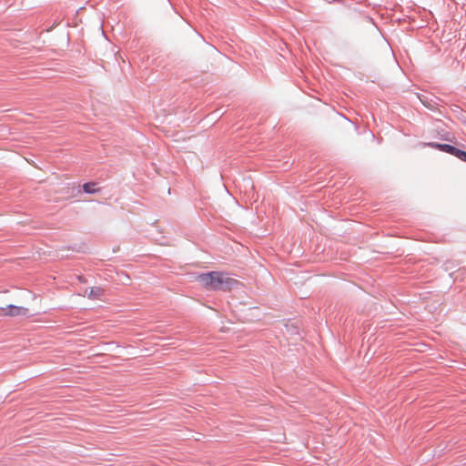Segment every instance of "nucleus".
I'll return each instance as SVG.
<instances>
[{"label": "nucleus", "instance_id": "1", "mask_svg": "<svg viewBox=\"0 0 466 466\" xmlns=\"http://www.w3.org/2000/svg\"><path fill=\"white\" fill-rule=\"evenodd\" d=\"M198 284L208 290L230 291L240 285L239 281L219 271H211L197 276Z\"/></svg>", "mask_w": 466, "mask_h": 466}, {"label": "nucleus", "instance_id": "2", "mask_svg": "<svg viewBox=\"0 0 466 466\" xmlns=\"http://www.w3.org/2000/svg\"><path fill=\"white\" fill-rule=\"evenodd\" d=\"M28 313V309L25 307L8 305L0 307V316L2 317H17L25 316Z\"/></svg>", "mask_w": 466, "mask_h": 466}, {"label": "nucleus", "instance_id": "3", "mask_svg": "<svg viewBox=\"0 0 466 466\" xmlns=\"http://www.w3.org/2000/svg\"><path fill=\"white\" fill-rule=\"evenodd\" d=\"M429 146L431 147L439 149L441 151L446 152V153L451 154L452 156H454V153H455L456 148H457V147H455L453 146H451V145H448V144H439V143H431V144H429Z\"/></svg>", "mask_w": 466, "mask_h": 466}, {"label": "nucleus", "instance_id": "4", "mask_svg": "<svg viewBox=\"0 0 466 466\" xmlns=\"http://www.w3.org/2000/svg\"><path fill=\"white\" fill-rule=\"evenodd\" d=\"M103 293H104V290L101 288L96 287V288H91L89 289L88 293L86 292V296L89 299H100L103 296Z\"/></svg>", "mask_w": 466, "mask_h": 466}, {"label": "nucleus", "instance_id": "5", "mask_svg": "<svg viewBox=\"0 0 466 466\" xmlns=\"http://www.w3.org/2000/svg\"><path fill=\"white\" fill-rule=\"evenodd\" d=\"M83 189L85 192L89 194H94L98 191L96 184L94 182L86 183L83 185Z\"/></svg>", "mask_w": 466, "mask_h": 466}, {"label": "nucleus", "instance_id": "6", "mask_svg": "<svg viewBox=\"0 0 466 466\" xmlns=\"http://www.w3.org/2000/svg\"><path fill=\"white\" fill-rule=\"evenodd\" d=\"M419 98L420 100L421 101V103L429 107V108H432L434 105H436V102L435 101H432V99H431L430 101H428V98L427 97H421L419 96Z\"/></svg>", "mask_w": 466, "mask_h": 466}, {"label": "nucleus", "instance_id": "7", "mask_svg": "<svg viewBox=\"0 0 466 466\" xmlns=\"http://www.w3.org/2000/svg\"><path fill=\"white\" fill-rule=\"evenodd\" d=\"M454 156L461 159V161L466 162V152L463 150H461L459 148H456V151L454 153Z\"/></svg>", "mask_w": 466, "mask_h": 466}]
</instances>
